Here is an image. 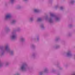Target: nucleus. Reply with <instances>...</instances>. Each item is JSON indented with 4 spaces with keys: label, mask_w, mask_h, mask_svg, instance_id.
<instances>
[{
    "label": "nucleus",
    "mask_w": 75,
    "mask_h": 75,
    "mask_svg": "<svg viewBox=\"0 0 75 75\" xmlns=\"http://www.w3.org/2000/svg\"><path fill=\"white\" fill-rule=\"evenodd\" d=\"M5 30L6 33H8L9 32H10L11 30L9 28V27L8 26H6L5 28Z\"/></svg>",
    "instance_id": "nucleus-9"
},
{
    "label": "nucleus",
    "mask_w": 75,
    "mask_h": 75,
    "mask_svg": "<svg viewBox=\"0 0 75 75\" xmlns=\"http://www.w3.org/2000/svg\"><path fill=\"white\" fill-rule=\"evenodd\" d=\"M29 21L30 22L32 23V22L34 21V17H30L29 19Z\"/></svg>",
    "instance_id": "nucleus-12"
},
{
    "label": "nucleus",
    "mask_w": 75,
    "mask_h": 75,
    "mask_svg": "<svg viewBox=\"0 0 75 75\" xmlns=\"http://www.w3.org/2000/svg\"><path fill=\"white\" fill-rule=\"evenodd\" d=\"M0 56H3L7 53H9L12 56L14 55V50H10L9 46L8 44L5 45L4 46H0Z\"/></svg>",
    "instance_id": "nucleus-1"
},
{
    "label": "nucleus",
    "mask_w": 75,
    "mask_h": 75,
    "mask_svg": "<svg viewBox=\"0 0 75 75\" xmlns=\"http://www.w3.org/2000/svg\"><path fill=\"white\" fill-rule=\"evenodd\" d=\"M49 3H51V2H52V0H49Z\"/></svg>",
    "instance_id": "nucleus-30"
},
{
    "label": "nucleus",
    "mask_w": 75,
    "mask_h": 75,
    "mask_svg": "<svg viewBox=\"0 0 75 75\" xmlns=\"http://www.w3.org/2000/svg\"><path fill=\"white\" fill-rule=\"evenodd\" d=\"M16 8L17 9H20L21 8V6L20 5H18Z\"/></svg>",
    "instance_id": "nucleus-20"
},
{
    "label": "nucleus",
    "mask_w": 75,
    "mask_h": 75,
    "mask_svg": "<svg viewBox=\"0 0 75 75\" xmlns=\"http://www.w3.org/2000/svg\"><path fill=\"white\" fill-rule=\"evenodd\" d=\"M58 7H59V4L55 6L54 7V8H55V9H57V8H58Z\"/></svg>",
    "instance_id": "nucleus-22"
},
{
    "label": "nucleus",
    "mask_w": 75,
    "mask_h": 75,
    "mask_svg": "<svg viewBox=\"0 0 75 75\" xmlns=\"http://www.w3.org/2000/svg\"><path fill=\"white\" fill-rule=\"evenodd\" d=\"M16 23V20H12L11 22V24H12V25L15 24Z\"/></svg>",
    "instance_id": "nucleus-13"
},
{
    "label": "nucleus",
    "mask_w": 75,
    "mask_h": 75,
    "mask_svg": "<svg viewBox=\"0 0 75 75\" xmlns=\"http://www.w3.org/2000/svg\"><path fill=\"white\" fill-rule=\"evenodd\" d=\"M32 55L34 57H35V56H37V54L36 53H33L32 54Z\"/></svg>",
    "instance_id": "nucleus-24"
},
{
    "label": "nucleus",
    "mask_w": 75,
    "mask_h": 75,
    "mask_svg": "<svg viewBox=\"0 0 75 75\" xmlns=\"http://www.w3.org/2000/svg\"><path fill=\"white\" fill-rule=\"evenodd\" d=\"M45 20H48V16H45Z\"/></svg>",
    "instance_id": "nucleus-27"
},
{
    "label": "nucleus",
    "mask_w": 75,
    "mask_h": 75,
    "mask_svg": "<svg viewBox=\"0 0 75 75\" xmlns=\"http://www.w3.org/2000/svg\"><path fill=\"white\" fill-rule=\"evenodd\" d=\"M60 9L61 10H64V7H60Z\"/></svg>",
    "instance_id": "nucleus-28"
},
{
    "label": "nucleus",
    "mask_w": 75,
    "mask_h": 75,
    "mask_svg": "<svg viewBox=\"0 0 75 75\" xmlns=\"http://www.w3.org/2000/svg\"><path fill=\"white\" fill-rule=\"evenodd\" d=\"M12 18V15L11 13H7L5 16L4 20V21H8Z\"/></svg>",
    "instance_id": "nucleus-3"
},
{
    "label": "nucleus",
    "mask_w": 75,
    "mask_h": 75,
    "mask_svg": "<svg viewBox=\"0 0 75 75\" xmlns=\"http://www.w3.org/2000/svg\"><path fill=\"white\" fill-rule=\"evenodd\" d=\"M42 19L41 18H38L37 20V21L38 22H41V21H42Z\"/></svg>",
    "instance_id": "nucleus-14"
},
{
    "label": "nucleus",
    "mask_w": 75,
    "mask_h": 75,
    "mask_svg": "<svg viewBox=\"0 0 75 75\" xmlns=\"http://www.w3.org/2000/svg\"><path fill=\"white\" fill-rule=\"evenodd\" d=\"M68 27L69 28H71V27H73V25L71 24H70L68 25Z\"/></svg>",
    "instance_id": "nucleus-26"
},
{
    "label": "nucleus",
    "mask_w": 75,
    "mask_h": 75,
    "mask_svg": "<svg viewBox=\"0 0 75 75\" xmlns=\"http://www.w3.org/2000/svg\"><path fill=\"white\" fill-rule=\"evenodd\" d=\"M25 66V65L24 64L21 67V69H24V67Z\"/></svg>",
    "instance_id": "nucleus-25"
},
{
    "label": "nucleus",
    "mask_w": 75,
    "mask_h": 75,
    "mask_svg": "<svg viewBox=\"0 0 75 75\" xmlns=\"http://www.w3.org/2000/svg\"><path fill=\"white\" fill-rule=\"evenodd\" d=\"M33 39L34 40H37V41H39L40 36L38 35H35L34 36Z\"/></svg>",
    "instance_id": "nucleus-7"
},
{
    "label": "nucleus",
    "mask_w": 75,
    "mask_h": 75,
    "mask_svg": "<svg viewBox=\"0 0 75 75\" xmlns=\"http://www.w3.org/2000/svg\"><path fill=\"white\" fill-rule=\"evenodd\" d=\"M21 30V27H18L16 29V31H18V32H19V31H20Z\"/></svg>",
    "instance_id": "nucleus-19"
},
{
    "label": "nucleus",
    "mask_w": 75,
    "mask_h": 75,
    "mask_svg": "<svg viewBox=\"0 0 75 75\" xmlns=\"http://www.w3.org/2000/svg\"><path fill=\"white\" fill-rule=\"evenodd\" d=\"M72 33L69 32L67 34V37H70L72 36Z\"/></svg>",
    "instance_id": "nucleus-16"
},
{
    "label": "nucleus",
    "mask_w": 75,
    "mask_h": 75,
    "mask_svg": "<svg viewBox=\"0 0 75 75\" xmlns=\"http://www.w3.org/2000/svg\"><path fill=\"white\" fill-rule=\"evenodd\" d=\"M70 3L71 4H74L75 3V1L74 0H71L70 1Z\"/></svg>",
    "instance_id": "nucleus-18"
},
{
    "label": "nucleus",
    "mask_w": 75,
    "mask_h": 75,
    "mask_svg": "<svg viewBox=\"0 0 75 75\" xmlns=\"http://www.w3.org/2000/svg\"><path fill=\"white\" fill-rule=\"evenodd\" d=\"M30 47L31 49H33V50H35V49L36 48V46L34 44H31L30 45Z\"/></svg>",
    "instance_id": "nucleus-10"
},
{
    "label": "nucleus",
    "mask_w": 75,
    "mask_h": 75,
    "mask_svg": "<svg viewBox=\"0 0 75 75\" xmlns=\"http://www.w3.org/2000/svg\"><path fill=\"white\" fill-rule=\"evenodd\" d=\"M51 16L53 17L54 21L55 22H59L61 20V18L59 16H57L53 13V14H51Z\"/></svg>",
    "instance_id": "nucleus-4"
},
{
    "label": "nucleus",
    "mask_w": 75,
    "mask_h": 75,
    "mask_svg": "<svg viewBox=\"0 0 75 75\" xmlns=\"http://www.w3.org/2000/svg\"><path fill=\"white\" fill-rule=\"evenodd\" d=\"M66 55L67 57H72L73 56V54L71 52V51L70 50H68L66 53Z\"/></svg>",
    "instance_id": "nucleus-6"
},
{
    "label": "nucleus",
    "mask_w": 75,
    "mask_h": 75,
    "mask_svg": "<svg viewBox=\"0 0 75 75\" xmlns=\"http://www.w3.org/2000/svg\"><path fill=\"white\" fill-rule=\"evenodd\" d=\"M40 27L42 29H44V25L43 24H41L40 25Z\"/></svg>",
    "instance_id": "nucleus-23"
},
{
    "label": "nucleus",
    "mask_w": 75,
    "mask_h": 75,
    "mask_svg": "<svg viewBox=\"0 0 75 75\" xmlns=\"http://www.w3.org/2000/svg\"><path fill=\"white\" fill-rule=\"evenodd\" d=\"M61 47V46L58 45H57L53 47L54 48V49H59Z\"/></svg>",
    "instance_id": "nucleus-11"
},
{
    "label": "nucleus",
    "mask_w": 75,
    "mask_h": 75,
    "mask_svg": "<svg viewBox=\"0 0 75 75\" xmlns=\"http://www.w3.org/2000/svg\"><path fill=\"white\" fill-rule=\"evenodd\" d=\"M20 41L21 42H24L25 41V39L23 36H21L20 38Z\"/></svg>",
    "instance_id": "nucleus-8"
},
{
    "label": "nucleus",
    "mask_w": 75,
    "mask_h": 75,
    "mask_svg": "<svg viewBox=\"0 0 75 75\" xmlns=\"http://www.w3.org/2000/svg\"><path fill=\"white\" fill-rule=\"evenodd\" d=\"M17 34L16 33V30L13 29L11 32V40H14L17 38Z\"/></svg>",
    "instance_id": "nucleus-2"
},
{
    "label": "nucleus",
    "mask_w": 75,
    "mask_h": 75,
    "mask_svg": "<svg viewBox=\"0 0 75 75\" xmlns=\"http://www.w3.org/2000/svg\"><path fill=\"white\" fill-rule=\"evenodd\" d=\"M51 14H53V13H50V17L48 19V21L50 23H52L54 22V20H53L54 19V17L51 16Z\"/></svg>",
    "instance_id": "nucleus-5"
},
{
    "label": "nucleus",
    "mask_w": 75,
    "mask_h": 75,
    "mask_svg": "<svg viewBox=\"0 0 75 75\" xmlns=\"http://www.w3.org/2000/svg\"><path fill=\"white\" fill-rule=\"evenodd\" d=\"M15 0H10L9 1L10 3L11 4H13L14 3Z\"/></svg>",
    "instance_id": "nucleus-21"
},
{
    "label": "nucleus",
    "mask_w": 75,
    "mask_h": 75,
    "mask_svg": "<svg viewBox=\"0 0 75 75\" xmlns=\"http://www.w3.org/2000/svg\"><path fill=\"white\" fill-rule=\"evenodd\" d=\"M34 11L35 13H38L40 12V10L38 9H34Z\"/></svg>",
    "instance_id": "nucleus-17"
},
{
    "label": "nucleus",
    "mask_w": 75,
    "mask_h": 75,
    "mask_svg": "<svg viewBox=\"0 0 75 75\" xmlns=\"http://www.w3.org/2000/svg\"><path fill=\"white\" fill-rule=\"evenodd\" d=\"M23 1H24V2H27V1H28V0H22Z\"/></svg>",
    "instance_id": "nucleus-29"
},
{
    "label": "nucleus",
    "mask_w": 75,
    "mask_h": 75,
    "mask_svg": "<svg viewBox=\"0 0 75 75\" xmlns=\"http://www.w3.org/2000/svg\"><path fill=\"white\" fill-rule=\"evenodd\" d=\"M59 40H60V37H57L55 38L54 40L55 41H58Z\"/></svg>",
    "instance_id": "nucleus-15"
}]
</instances>
